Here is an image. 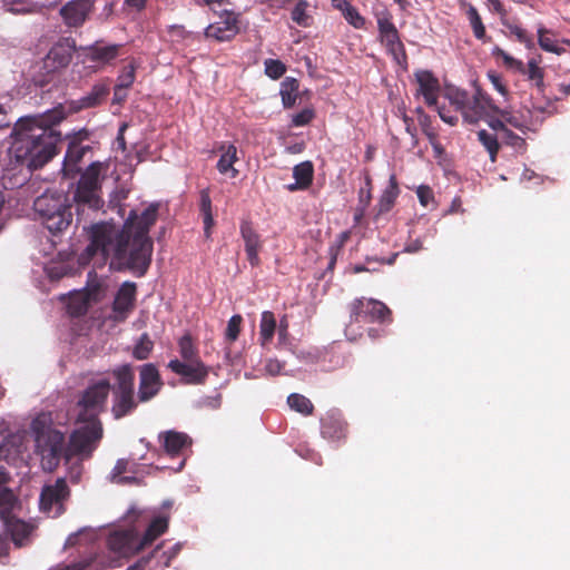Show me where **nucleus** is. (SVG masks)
<instances>
[{
	"label": "nucleus",
	"instance_id": "f257e3e1",
	"mask_svg": "<svg viewBox=\"0 0 570 570\" xmlns=\"http://www.w3.org/2000/svg\"><path fill=\"white\" fill-rule=\"evenodd\" d=\"M158 210L157 203L150 204L140 216L136 210H130L121 230L105 224L94 225L86 254L89 257L100 254L104 259L110 256V269L145 276L154 248L148 234L157 222Z\"/></svg>",
	"mask_w": 570,
	"mask_h": 570
},
{
	"label": "nucleus",
	"instance_id": "f03ea898",
	"mask_svg": "<svg viewBox=\"0 0 570 570\" xmlns=\"http://www.w3.org/2000/svg\"><path fill=\"white\" fill-rule=\"evenodd\" d=\"M65 114L55 108L42 115L20 118L12 130L10 153L14 161L30 170L43 167L57 155L61 134L55 128Z\"/></svg>",
	"mask_w": 570,
	"mask_h": 570
},
{
	"label": "nucleus",
	"instance_id": "7ed1b4c3",
	"mask_svg": "<svg viewBox=\"0 0 570 570\" xmlns=\"http://www.w3.org/2000/svg\"><path fill=\"white\" fill-rule=\"evenodd\" d=\"M35 436L36 453L41 458V466L46 472H53L60 460L67 461V444L65 434L52 426L49 414H39L31 422Z\"/></svg>",
	"mask_w": 570,
	"mask_h": 570
},
{
	"label": "nucleus",
	"instance_id": "20e7f679",
	"mask_svg": "<svg viewBox=\"0 0 570 570\" xmlns=\"http://www.w3.org/2000/svg\"><path fill=\"white\" fill-rule=\"evenodd\" d=\"M445 98L469 124H478L481 119L494 116L495 111H500L493 99L480 87H475L473 95L466 90L451 87L446 89Z\"/></svg>",
	"mask_w": 570,
	"mask_h": 570
},
{
	"label": "nucleus",
	"instance_id": "39448f33",
	"mask_svg": "<svg viewBox=\"0 0 570 570\" xmlns=\"http://www.w3.org/2000/svg\"><path fill=\"white\" fill-rule=\"evenodd\" d=\"M178 352L183 361H169L167 367L183 377L186 384H204L209 374V367L202 361L199 350L189 333L178 340Z\"/></svg>",
	"mask_w": 570,
	"mask_h": 570
},
{
	"label": "nucleus",
	"instance_id": "423d86ee",
	"mask_svg": "<svg viewBox=\"0 0 570 570\" xmlns=\"http://www.w3.org/2000/svg\"><path fill=\"white\" fill-rule=\"evenodd\" d=\"M33 209L41 224L53 236L63 233L72 222L71 205L68 197L60 193H46L37 197Z\"/></svg>",
	"mask_w": 570,
	"mask_h": 570
},
{
	"label": "nucleus",
	"instance_id": "0eeeda50",
	"mask_svg": "<svg viewBox=\"0 0 570 570\" xmlns=\"http://www.w3.org/2000/svg\"><path fill=\"white\" fill-rule=\"evenodd\" d=\"M350 322L345 327V336L348 341H356L362 336L360 324L392 322L391 309L381 301L360 297L348 304Z\"/></svg>",
	"mask_w": 570,
	"mask_h": 570
},
{
	"label": "nucleus",
	"instance_id": "6e6552de",
	"mask_svg": "<svg viewBox=\"0 0 570 570\" xmlns=\"http://www.w3.org/2000/svg\"><path fill=\"white\" fill-rule=\"evenodd\" d=\"M116 380L112 389L111 413L119 420L131 414L138 406L139 401L135 399V373L129 364H124L111 371Z\"/></svg>",
	"mask_w": 570,
	"mask_h": 570
},
{
	"label": "nucleus",
	"instance_id": "1a4fd4ad",
	"mask_svg": "<svg viewBox=\"0 0 570 570\" xmlns=\"http://www.w3.org/2000/svg\"><path fill=\"white\" fill-rule=\"evenodd\" d=\"M111 390L108 379L90 381L76 402L78 421H100L99 415L106 411L107 400Z\"/></svg>",
	"mask_w": 570,
	"mask_h": 570
},
{
	"label": "nucleus",
	"instance_id": "9d476101",
	"mask_svg": "<svg viewBox=\"0 0 570 570\" xmlns=\"http://www.w3.org/2000/svg\"><path fill=\"white\" fill-rule=\"evenodd\" d=\"M76 423L83 425L75 429L69 436L67 462L73 456H80L82 460L89 459L104 435L101 421H78L76 419Z\"/></svg>",
	"mask_w": 570,
	"mask_h": 570
},
{
	"label": "nucleus",
	"instance_id": "9b49d317",
	"mask_svg": "<svg viewBox=\"0 0 570 570\" xmlns=\"http://www.w3.org/2000/svg\"><path fill=\"white\" fill-rule=\"evenodd\" d=\"M70 497V489L65 478H58L53 484L43 485L40 493V510L50 517H59L65 511V503Z\"/></svg>",
	"mask_w": 570,
	"mask_h": 570
},
{
	"label": "nucleus",
	"instance_id": "f8f14e48",
	"mask_svg": "<svg viewBox=\"0 0 570 570\" xmlns=\"http://www.w3.org/2000/svg\"><path fill=\"white\" fill-rule=\"evenodd\" d=\"M70 49L61 43L55 45L42 62V75L35 77V82L39 87H46L57 78L59 70L66 68L71 60Z\"/></svg>",
	"mask_w": 570,
	"mask_h": 570
},
{
	"label": "nucleus",
	"instance_id": "ddd939ff",
	"mask_svg": "<svg viewBox=\"0 0 570 570\" xmlns=\"http://www.w3.org/2000/svg\"><path fill=\"white\" fill-rule=\"evenodd\" d=\"M164 386L163 379L157 366L147 363L139 368V385L137 399L140 403H146L156 397Z\"/></svg>",
	"mask_w": 570,
	"mask_h": 570
},
{
	"label": "nucleus",
	"instance_id": "4468645a",
	"mask_svg": "<svg viewBox=\"0 0 570 570\" xmlns=\"http://www.w3.org/2000/svg\"><path fill=\"white\" fill-rule=\"evenodd\" d=\"M239 14L229 13L226 18H220L207 26L205 37L217 42H226L233 40L239 33Z\"/></svg>",
	"mask_w": 570,
	"mask_h": 570
},
{
	"label": "nucleus",
	"instance_id": "2eb2a0df",
	"mask_svg": "<svg viewBox=\"0 0 570 570\" xmlns=\"http://www.w3.org/2000/svg\"><path fill=\"white\" fill-rule=\"evenodd\" d=\"M109 549L122 556H132L140 552L139 534L135 530L115 531L107 539Z\"/></svg>",
	"mask_w": 570,
	"mask_h": 570
},
{
	"label": "nucleus",
	"instance_id": "dca6fc26",
	"mask_svg": "<svg viewBox=\"0 0 570 570\" xmlns=\"http://www.w3.org/2000/svg\"><path fill=\"white\" fill-rule=\"evenodd\" d=\"M137 296V285L134 282H124L118 288L112 302V312L116 320L125 321L134 311Z\"/></svg>",
	"mask_w": 570,
	"mask_h": 570
},
{
	"label": "nucleus",
	"instance_id": "f3484780",
	"mask_svg": "<svg viewBox=\"0 0 570 570\" xmlns=\"http://www.w3.org/2000/svg\"><path fill=\"white\" fill-rule=\"evenodd\" d=\"M321 434L332 442H340L346 438L347 423L340 412L330 411L321 419Z\"/></svg>",
	"mask_w": 570,
	"mask_h": 570
},
{
	"label": "nucleus",
	"instance_id": "a211bd4d",
	"mask_svg": "<svg viewBox=\"0 0 570 570\" xmlns=\"http://www.w3.org/2000/svg\"><path fill=\"white\" fill-rule=\"evenodd\" d=\"M240 236L245 244V252L250 266L261 264L259 252L263 247L261 235L255 230L252 222L243 220L240 224Z\"/></svg>",
	"mask_w": 570,
	"mask_h": 570
},
{
	"label": "nucleus",
	"instance_id": "6ab92c4d",
	"mask_svg": "<svg viewBox=\"0 0 570 570\" xmlns=\"http://www.w3.org/2000/svg\"><path fill=\"white\" fill-rule=\"evenodd\" d=\"M92 8V0H71L60 9V14L69 27H79L86 21Z\"/></svg>",
	"mask_w": 570,
	"mask_h": 570
},
{
	"label": "nucleus",
	"instance_id": "aec40b11",
	"mask_svg": "<svg viewBox=\"0 0 570 570\" xmlns=\"http://www.w3.org/2000/svg\"><path fill=\"white\" fill-rule=\"evenodd\" d=\"M419 85L417 92L423 96L429 107L436 106L441 90L439 79L430 70H419L415 72Z\"/></svg>",
	"mask_w": 570,
	"mask_h": 570
},
{
	"label": "nucleus",
	"instance_id": "412c9836",
	"mask_svg": "<svg viewBox=\"0 0 570 570\" xmlns=\"http://www.w3.org/2000/svg\"><path fill=\"white\" fill-rule=\"evenodd\" d=\"M109 95V87L106 83H96L91 90L83 97L71 100L69 102V110L78 112L83 109H89L101 105Z\"/></svg>",
	"mask_w": 570,
	"mask_h": 570
},
{
	"label": "nucleus",
	"instance_id": "4be33fe9",
	"mask_svg": "<svg viewBox=\"0 0 570 570\" xmlns=\"http://www.w3.org/2000/svg\"><path fill=\"white\" fill-rule=\"evenodd\" d=\"M6 528L14 546L18 548L30 544L31 535L36 529L33 524L13 517L7 519Z\"/></svg>",
	"mask_w": 570,
	"mask_h": 570
},
{
	"label": "nucleus",
	"instance_id": "5701e85b",
	"mask_svg": "<svg viewBox=\"0 0 570 570\" xmlns=\"http://www.w3.org/2000/svg\"><path fill=\"white\" fill-rule=\"evenodd\" d=\"M165 452L170 456H176L181 451L191 445V439L188 434L177 431H165L159 434Z\"/></svg>",
	"mask_w": 570,
	"mask_h": 570
},
{
	"label": "nucleus",
	"instance_id": "b1692460",
	"mask_svg": "<svg viewBox=\"0 0 570 570\" xmlns=\"http://www.w3.org/2000/svg\"><path fill=\"white\" fill-rule=\"evenodd\" d=\"M218 150L222 153L218 163L217 170L222 175L229 174L230 178H236L238 176V170L234 167V164L238 160L237 148L233 144L222 142L218 147Z\"/></svg>",
	"mask_w": 570,
	"mask_h": 570
},
{
	"label": "nucleus",
	"instance_id": "393cba45",
	"mask_svg": "<svg viewBox=\"0 0 570 570\" xmlns=\"http://www.w3.org/2000/svg\"><path fill=\"white\" fill-rule=\"evenodd\" d=\"M494 115L501 116L507 126H511L523 134L531 129L532 117L531 111L529 109L525 110H512V109H500V111H495Z\"/></svg>",
	"mask_w": 570,
	"mask_h": 570
},
{
	"label": "nucleus",
	"instance_id": "a878e982",
	"mask_svg": "<svg viewBox=\"0 0 570 570\" xmlns=\"http://www.w3.org/2000/svg\"><path fill=\"white\" fill-rule=\"evenodd\" d=\"M89 149V146H82L76 140L69 142L62 167L65 176L72 177L79 171L77 166Z\"/></svg>",
	"mask_w": 570,
	"mask_h": 570
},
{
	"label": "nucleus",
	"instance_id": "bb28decb",
	"mask_svg": "<svg viewBox=\"0 0 570 570\" xmlns=\"http://www.w3.org/2000/svg\"><path fill=\"white\" fill-rule=\"evenodd\" d=\"M100 189L90 188L77 184L73 199L78 206H87L90 209H100L104 206V200L100 197Z\"/></svg>",
	"mask_w": 570,
	"mask_h": 570
},
{
	"label": "nucleus",
	"instance_id": "cd10ccee",
	"mask_svg": "<svg viewBox=\"0 0 570 570\" xmlns=\"http://www.w3.org/2000/svg\"><path fill=\"white\" fill-rule=\"evenodd\" d=\"M121 45L100 46L98 43L87 49V59L98 63H109L119 56Z\"/></svg>",
	"mask_w": 570,
	"mask_h": 570
},
{
	"label": "nucleus",
	"instance_id": "c85d7f7f",
	"mask_svg": "<svg viewBox=\"0 0 570 570\" xmlns=\"http://www.w3.org/2000/svg\"><path fill=\"white\" fill-rule=\"evenodd\" d=\"M400 195V187L395 175H391L389 179V185L383 190L379 203H377V213L376 215H383L389 213L393 206L395 205V202Z\"/></svg>",
	"mask_w": 570,
	"mask_h": 570
},
{
	"label": "nucleus",
	"instance_id": "c756f323",
	"mask_svg": "<svg viewBox=\"0 0 570 570\" xmlns=\"http://www.w3.org/2000/svg\"><path fill=\"white\" fill-rule=\"evenodd\" d=\"M107 169V163L94 161L82 173L78 184L101 190L102 173H106Z\"/></svg>",
	"mask_w": 570,
	"mask_h": 570
},
{
	"label": "nucleus",
	"instance_id": "7c9ffc66",
	"mask_svg": "<svg viewBox=\"0 0 570 570\" xmlns=\"http://www.w3.org/2000/svg\"><path fill=\"white\" fill-rule=\"evenodd\" d=\"M293 176L296 181L288 186L291 191L308 188L312 185L314 176L313 164L311 161H303L296 165L293 169Z\"/></svg>",
	"mask_w": 570,
	"mask_h": 570
},
{
	"label": "nucleus",
	"instance_id": "2f4dec72",
	"mask_svg": "<svg viewBox=\"0 0 570 570\" xmlns=\"http://www.w3.org/2000/svg\"><path fill=\"white\" fill-rule=\"evenodd\" d=\"M277 330V321L273 312L264 311L259 323V343L263 347L272 343Z\"/></svg>",
	"mask_w": 570,
	"mask_h": 570
},
{
	"label": "nucleus",
	"instance_id": "473e14b6",
	"mask_svg": "<svg viewBox=\"0 0 570 570\" xmlns=\"http://www.w3.org/2000/svg\"><path fill=\"white\" fill-rule=\"evenodd\" d=\"M168 529V519L165 517L155 518L148 528L146 529L142 537H139L140 546L145 549L151 544L159 535L165 533Z\"/></svg>",
	"mask_w": 570,
	"mask_h": 570
},
{
	"label": "nucleus",
	"instance_id": "72a5a7b5",
	"mask_svg": "<svg viewBox=\"0 0 570 570\" xmlns=\"http://www.w3.org/2000/svg\"><path fill=\"white\" fill-rule=\"evenodd\" d=\"M381 43L386 48L387 53H390L393 60L402 68L407 67V55L405 51V47L401 41L400 35L394 38H389Z\"/></svg>",
	"mask_w": 570,
	"mask_h": 570
},
{
	"label": "nucleus",
	"instance_id": "f704fd0d",
	"mask_svg": "<svg viewBox=\"0 0 570 570\" xmlns=\"http://www.w3.org/2000/svg\"><path fill=\"white\" fill-rule=\"evenodd\" d=\"M375 16L380 33V41L394 38L400 35L393 22V16L389 10L384 9L381 12H377Z\"/></svg>",
	"mask_w": 570,
	"mask_h": 570
},
{
	"label": "nucleus",
	"instance_id": "c9c22d12",
	"mask_svg": "<svg viewBox=\"0 0 570 570\" xmlns=\"http://www.w3.org/2000/svg\"><path fill=\"white\" fill-rule=\"evenodd\" d=\"M299 82L295 78L287 77L281 83V97L284 108H292L295 106L298 98Z\"/></svg>",
	"mask_w": 570,
	"mask_h": 570
},
{
	"label": "nucleus",
	"instance_id": "e433bc0d",
	"mask_svg": "<svg viewBox=\"0 0 570 570\" xmlns=\"http://www.w3.org/2000/svg\"><path fill=\"white\" fill-rule=\"evenodd\" d=\"M309 3L306 0H297L291 11L292 20L299 27L308 28L313 23V17L308 13Z\"/></svg>",
	"mask_w": 570,
	"mask_h": 570
},
{
	"label": "nucleus",
	"instance_id": "4c0bfd02",
	"mask_svg": "<svg viewBox=\"0 0 570 570\" xmlns=\"http://www.w3.org/2000/svg\"><path fill=\"white\" fill-rule=\"evenodd\" d=\"M180 549V543L173 546L169 551H161V544L157 546L150 553L153 560H156V566L154 569L158 567H169L171 560L179 553Z\"/></svg>",
	"mask_w": 570,
	"mask_h": 570
},
{
	"label": "nucleus",
	"instance_id": "58836bf2",
	"mask_svg": "<svg viewBox=\"0 0 570 570\" xmlns=\"http://www.w3.org/2000/svg\"><path fill=\"white\" fill-rule=\"evenodd\" d=\"M197 6H206L218 18H226L229 13H236L230 7V0H195Z\"/></svg>",
	"mask_w": 570,
	"mask_h": 570
},
{
	"label": "nucleus",
	"instance_id": "ea45409f",
	"mask_svg": "<svg viewBox=\"0 0 570 570\" xmlns=\"http://www.w3.org/2000/svg\"><path fill=\"white\" fill-rule=\"evenodd\" d=\"M289 407L303 415H311L314 410L313 403L306 396L293 393L287 397Z\"/></svg>",
	"mask_w": 570,
	"mask_h": 570
},
{
	"label": "nucleus",
	"instance_id": "a19ab883",
	"mask_svg": "<svg viewBox=\"0 0 570 570\" xmlns=\"http://www.w3.org/2000/svg\"><path fill=\"white\" fill-rule=\"evenodd\" d=\"M154 350V342L150 340L148 333H142L138 338L132 350V356L136 360H147Z\"/></svg>",
	"mask_w": 570,
	"mask_h": 570
},
{
	"label": "nucleus",
	"instance_id": "79ce46f5",
	"mask_svg": "<svg viewBox=\"0 0 570 570\" xmlns=\"http://www.w3.org/2000/svg\"><path fill=\"white\" fill-rule=\"evenodd\" d=\"M478 139L489 153L491 161H495L500 149L497 136L481 129L478 131Z\"/></svg>",
	"mask_w": 570,
	"mask_h": 570
},
{
	"label": "nucleus",
	"instance_id": "37998d69",
	"mask_svg": "<svg viewBox=\"0 0 570 570\" xmlns=\"http://www.w3.org/2000/svg\"><path fill=\"white\" fill-rule=\"evenodd\" d=\"M466 16L470 21L473 35L476 39L485 41V27L482 22V19L476 10V8L472 4H469L466 10Z\"/></svg>",
	"mask_w": 570,
	"mask_h": 570
},
{
	"label": "nucleus",
	"instance_id": "c03bdc74",
	"mask_svg": "<svg viewBox=\"0 0 570 570\" xmlns=\"http://www.w3.org/2000/svg\"><path fill=\"white\" fill-rule=\"evenodd\" d=\"M129 465V461L127 459L117 460L112 471H111V481L119 484H128L131 483L135 478L134 476H122L125 472H127Z\"/></svg>",
	"mask_w": 570,
	"mask_h": 570
},
{
	"label": "nucleus",
	"instance_id": "a18cd8bd",
	"mask_svg": "<svg viewBox=\"0 0 570 570\" xmlns=\"http://www.w3.org/2000/svg\"><path fill=\"white\" fill-rule=\"evenodd\" d=\"M415 111L417 114L419 125H420L423 134L426 136V138L429 140H433L434 138H436L438 131L435 130V128L432 125L431 117L421 107H417Z\"/></svg>",
	"mask_w": 570,
	"mask_h": 570
},
{
	"label": "nucleus",
	"instance_id": "49530a36",
	"mask_svg": "<svg viewBox=\"0 0 570 570\" xmlns=\"http://www.w3.org/2000/svg\"><path fill=\"white\" fill-rule=\"evenodd\" d=\"M528 77L529 80H532L535 82V86L539 89L543 88V76L544 71L541 67L538 66L537 61L534 59H531L527 67L524 66V72H522Z\"/></svg>",
	"mask_w": 570,
	"mask_h": 570
},
{
	"label": "nucleus",
	"instance_id": "de8ad7c7",
	"mask_svg": "<svg viewBox=\"0 0 570 570\" xmlns=\"http://www.w3.org/2000/svg\"><path fill=\"white\" fill-rule=\"evenodd\" d=\"M135 72H136V63L130 61L127 66L122 68L118 78L117 85L119 88L128 89L135 81Z\"/></svg>",
	"mask_w": 570,
	"mask_h": 570
},
{
	"label": "nucleus",
	"instance_id": "09e8293b",
	"mask_svg": "<svg viewBox=\"0 0 570 570\" xmlns=\"http://www.w3.org/2000/svg\"><path fill=\"white\" fill-rule=\"evenodd\" d=\"M288 328H289L288 318L286 315H284L279 320V323L277 324V330H276L277 334H278V343H277L278 347H289L292 345V337L288 332Z\"/></svg>",
	"mask_w": 570,
	"mask_h": 570
},
{
	"label": "nucleus",
	"instance_id": "8fccbe9b",
	"mask_svg": "<svg viewBox=\"0 0 570 570\" xmlns=\"http://www.w3.org/2000/svg\"><path fill=\"white\" fill-rule=\"evenodd\" d=\"M547 33H548V30H546L544 28H540L538 30V36H539L538 42H539V46L541 47V49H543L544 51H548V52L557 53V55L563 53L564 49L559 48L554 43V40L551 39L550 37H548Z\"/></svg>",
	"mask_w": 570,
	"mask_h": 570
},
{
	"label": "nucleus",
	"instance_id": "3c124183",
	"mask_svg": "<svg viewBox=\"0 0 570 570\" xmlns=\"http://www.w3.org/2000/svg\"><path fill=\"white\" fill-rule=\"evenodd\" d=\"M264 65L265 73L274 80L279 79L286 72V66L278 59H266Z\"/></svg>",
	"mask_w": 570,
	"mask_h": 570
},
{
	"label": "nucleus",
	"instance_id": "603ef678",
	"mask_svg": "<svg viewBox=\"0 0 570 570\" xmlns=\"http://www.w3.org/2000/svg\"><path fill=\"white\" fill-rule=\"evenodd\" d=\"M243 317L239 314L233 315L226 327L225 337L229 343L235 342L240 333Z\"/></svg>",
	"mask_w": 570,
	"mask_h": 570
},
{
	"label": "nucleus",
	"instance_id": "864d4df0",
	"mask_svg": "<svg viewBox=\"0 0 570 570\" xmlns=\"http://www.w3.org/2000/svg\"><path fill=\"white\" fill-rule=\"evenodd\" d=\"M315 118V111L312 108H305L292 117V126L303 127L308 125Z\"/></svg>",
	"mask_w": 570,
	"mask_h": 570
},
{
	"label": "nucleus",
	"instance_id": "5fc2aeb1",
	"mask_svg": "<svg viewBox=\"0 0 570 570\" xmlns=\"http://www.w3.org/2000/svg\"><path fill=\"white\" fill-rule=\"evenodd\" d=\"M345 20L356 29H361L365 26V19L360 14L358 10L351 6L343 13Z\"/></svg>",
	"mask_w": 570,
	"mask_h": 570
},
{
	"label": "nucleus",
	"instance_id": "6e6d98bb",
	"mask_svg": "<svg viewBox=\"0 0 570 570\" xmlns=\"http://www.w3.org/2000/svg\"><path fill=\"white\" fill-rule=\"evenodd\" d=\"M364 185L365 186L358 191V203L364 204V206H370L372 200V178L370 174L365 175Z\"/></svg>",
	"mask_w": 570,
	"mask_h": 570
},
{
	"label": "nucleus",
	"instance_id": "4d7b16f0",
	"mask_svg": "<svg viewBox=\"0 0 570 570\" xmlns=\"http://www.w3.org/2000/svg\"><path fill=\"white\" fill-rule=\"evenodd\" d=\"M416 195L420 204L423 207H428L431 203L434 202V194L430 186L421 185L416 189Z\"/></svg>",
	"mask_w": 570,
	"mask_h": 570
},
{
	"label": "nucleus",
	"instance_id": "13d9d810",
	"mask_svg": "<svg viewBox=\"0 0 570 570\" xmlns=\"http://www.w3.org/2000/svg\"><path fill=\"white\" fill-rule=\"evenodd\" d=\"M502 23L505 26L512 35L517 37V39L522 43H529L531 41L530 37L528 36L527 31L522 29L519 24L510 23L503 19Z\"/></svg>",
	"mask_w": 570,
	"mask_h": 570
},
{
	"label": "nucleus",
	"instance_id": "bf43d9fd",
	"mask_svg": "<svg viewBox=\"0 0 570 570\" xmlns=\"http://www.w3.org/2000/svg\"><path fill=\"white\" fill-rule=\"evenodd\" d=\"M495 55L502 57L505 66L517 69L520 72H524V63L521 60L513 58L500 48L495 50Z\"/></svg>",
	"mask_w": 570,
	"mask_h": 570
},
{
	"label": "nucleus",
	"instance_id": "052dcab7",
	"mask_svg": "<svg viewBox=\"0 0 570 570\" xmlns=\"http://www.w3.org/2000/svg\"><path fill=\"white\" fill-rule=\"evenodd\" d=\"M10 11L14 13L30 12L33 7L32 0H9Z\"/></svg>",
	"mask_w": 570,
	"mask_h": 570
},
{
	"label": "nucleus",
	"instance_id": "680f3d73",
	"mask_svg": "<svg viewBox=\"0 0 570 570\" xmlns=\"http://www.w3.org/2000/svg\"><path fill=\"white\" fill-rule=\"evenodd\" d=\"M16 502L13 492L9 489L0 490V508L3 510H10Z\"/></svg>",
	"mask_w": 570,
	"mask_h": 570
},
{
	"label": "nucleus",
	"instance_id": "e2e57ef3",
	"mask_svg": "<svg viewBox=\"0 0 570 570\" xmlns=\"http://www.w3.org/2000/svg\"><path fill=\"white\" fill-rule=\"evenodd\" d=\"M488 78L498 92H500L503 97H508L509 90H508L507 86L504 85L502 77L500 75H498L495 72H489Z\"/></svg>",
	"mask_w": 570,
	"mask_h": 570
},
{
	"label": "nucleus",
	"instance_id": "0e129e2a",
	"mask_svg": "<svg viewBox=\"0 0 570 570\" xmlns=\"http://www.w3.org/2000/svg\"><path fill=\"white\" fill-rule=\"evenodd\" d=\"M502 138L504 141L512 146V147H522L525 145V141L520 136L515 135L513 131H511L508 127L502 132Z\"/></svg>",
	"mask_w": 570,
	"mask_h": 570
},
{
	"label": "nucleus",
	"instance_id": "69168bd1",
	"mask_svg": "<svg viewBox=\"0 0 570 570\" xmlns=\"http://www.w3.org/2000/svg\"><path fill=\"white\" fill-rule=\"evenodd\" d=\"M199 209L202 215L212 213V198L209 195V189H203L200 191V203H199Z\"/></svg>",
	"mask_w": 570,
	"mask_h": 570
},
{
	"label": "nucleus",
	"instance_id": "338daca9",
	"mask_svg": "<svg viewBox=\"0 0 570 570\" xmlns=\"http://www.w3.org/2000/svg\"><path fill=\"white\" fill-rule=\"evenodd\" d=\"M285 363L278 361L277 358H269L266 361L265 371L271 375H277L284 368Z\"/></svg>",
	"mask_w": 570,
	"mask_h": 570
},
{
	"label": "nucleus",
	"instance_id": "774afa93",
	"mask_svg": "<svg viewBox=\"0 0 570 570\" xmlns=\"http://www.w3.org/2000/svg\"><path fill=\"white\" fill-rule=\"evenodd\" d=\"M91 559H83L77 562H73L68 566H63L61 568H58L56 570H91Z\"/></svg>",
	"mask_w": 570,
	"mask_h": 570
}]
</instances>
